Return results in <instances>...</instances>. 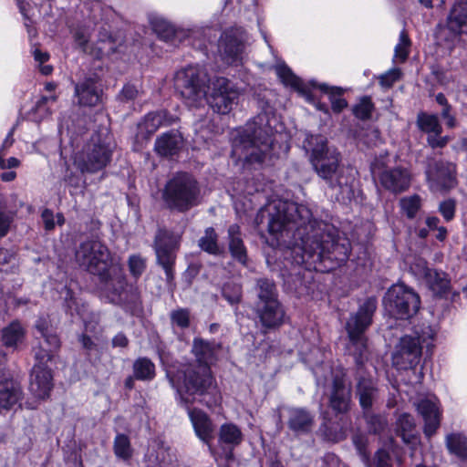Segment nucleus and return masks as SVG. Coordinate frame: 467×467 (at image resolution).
Segmentation results:
<instances>
[{
	"mask_svg": "<svg viewBox=\"0 0 467 467\" xmlns=\"http://www.w3.org/2000/svg\"><path fill=\"white\" fill-rule=\"evenodd\" d=\"M352 442L360 456L362 462L366 464H369V452L368 451V438L363 433H355L352 437Z\"/></svg>",
	"mask_w": 467,
	"mask_h": 467,
	"instance_id": "52",
	"label": "nucleus"
},
{
	"mask_svg": "<svg viewBox=\"0 0 467 467\" xmlns=\"http://www.w3.org/2000/svg\"><path fill=\"white\" fill-rule=\"evenodd\" d=\"M15 213L5 209V200L0 204V238L5 237L10 231Z\"/></svg>",
	"mask_w": 467,
	"mask_h": 467,
	"instance_id": "53",
	"label": "nucleus"
},
{
	"mask_svg": "<svg viewBox=\"0 0 467 467\" xmlns=\"http://www.w3.org/2000/svg\"><path fill=\"white\" fill-rule=\"evenodd\" d=\"M188 414L192 423L195 434L212 451L211 441L214 438V425L208 415L198 409H188Z\"/></svg>",
	"mask_w": 467,
	"mask_h": 467,
	"instance_id": "29",
	"label": "nucleus"
},
{
	"mask_svg": "<svg viewBox=\"0 0 467 467\" xmlns=\"http://www.w3.org/2000/svg\"><path fill=\"white\" fill-rule=\"evenodd\" d=\"M162 198L171 210L185 213L200 203V185L192 174L177 172L167 182Z\"/></svg>",
	"mask_w": 467,
	"mask_h": 467,
	"instance_id": "7",
	"label": "nucleus"
},
{
	"mask_svg": "<svg viewBox=\"0 0 467 467\" xmlns=\"http://www.w3.org/2000/svg\"><path fill=\"white\" fill-rule=\"evenodd\" d=\"M228 248L232 257L243 265H247V250L238 224H231L227 230Z\"/></svg>",
	"mask_w": 467,
	"mask_h": 467,
	"instance_id": "32",
	"label": "nucleus"
},
{
	"mask_svg": "<svg viewBox=\"0 0 467 467\" xmlns=\"http://www.w3.org/2000/svg\"><path fill=\"white\" fill-rule=\"evenodd\" d=\"M375 467H392L389 452L385 449H379L374 456Z\"/></svg>",
	"mask_w": 467,
	"mask_h": 467,
	"instance_id": "60",
	"label": "nucleus"
},
{
	"mask_svg": "<svg viewBox=\"0 0 467 467\" xmlns=\"http://www.w3.org/2000/svg\"><path fill=\"white\" fill-rule=\"evenodd\" d=\"M400 73L398 69L389 70L379 77V84L384 88H390L399 78Z\"/></svg>",
	"mask_w": 467,
	"mask_h": 467,
	"instance_id": "63",
	"label": "nucleus"
},
{
	"mask_svg": "<svg viewBox=\"0 0 467 467\" xmlns=\"http://www.w3.org/2000/svg\"><path fill=\"white\" fill-rule=\"evenodd\" d=\"M222 296L230 305L236 306L243 298L242 285L233 281L226 282L222 287Z\"/></svg>",
	"mask_w": 467,
	"mask_h": 467,
	"instance_id": "47",
	"label": "nucleus"
},
{
	"mask_svg": "<svg viewBox=\"0 0 467 467\" xmlns=\"http://www.w3.org/2000/svg\"><path fill=\"white\" fill-rule=\"evenodd\" d=\"M254 312L264 333L279 328L285 321V311L280 301L254 305Z\"/></svg>",
	"mask_w": 467,
	"mask_h": 467,
	"instance_id": "20",
	"label": "nucleus"
},
{
	"mask_svg": "<svg viewBox=\"0 0 467 467\" xmlns=\"http://www.w3.org/2000/svg\"><path fill=\"white\" fill-rule=\"evenodd\" d=\"M132 370L136 379L140 381H151L156 376L154 363L145 357L134 360Z\"/></svg>",
	"mask_w": 467,
	"mask_h": 467,
	"instance_id": "41",
	"label": "nucleus"
},
{
	"mask_svg": "<svg viewBox=\"0 0 467 467\" xmlns=\"http://www.w3.org/2000/svg\"><path fill=\"white\" fill-rule=\"evenodd\" d=\"M247 35L242 27H231L223 32L218 41L221 58L228 65L243 63Z\"/></svg>",
	"mask_w": 467,
	"mask_h": 467,
	"instance_id": "13",
	"label": "nucleus"
},
{
	"mask_svg": "<svg viewBox=\"0 0 467 467\" xmlns=\"http://www.w3.org/2000/svg\"><path fill=\"white\" fill-rule=\"evenodd\" d=\"M309 163L318 179L331 191L349 196L355 181L352 170L342 164L339 150L320 134H306L303 140Z\"/></svg>",
	"mask_w": 467,
	"mask_h": 467,
	"instance_id": "2",
	"label": "nucleus"
},
{
	"mask_svg": "<svg viewBox=\"0 0 467 467\" xmlns=\"http://www.w3.org/2000/svg\"><path fill=\"white\" fill-rule=\"evenodd\" d=\"M417 128L428 136L431 134L441 135L442 127L440 123L438 115L420 111L416 119Z\"/></svg>",
	"mask_w": 467,
	"mask_h": 467,
	"instance_id": "39",
	"label": "nucleus"
},
{
	"mask_svg": "<svg viewBox=\"0 0 467 467\" xmlns=\"http://www.w3.org/2000/svg\"><path fill=\"white\" fill-rule=\"evenodd\" d=\"M400 203L407 217L412 219L415 217L416 213L421 206V199L419 195L414 194L402 198Z\"/></svg>",
	"mask_w": 467,
	"mask_h": 467,
	"instance_id": "51",
	"label": "nucleus"
},
{
	"mask_svg": "<svg viewBox=\"0 0 467 467\" xmlns=\"http://www.w3.org/2000/svg\"><path fill=\"white\" fill-rule=\"evenodd\" d=\"M199 247L213 255H220L223 253V248L218 244V234L213 227H208L204 231V235L198 241Z\"/></svg>",
	"mask_w": 467,
	"mask_h": 467,
	"instance_id": "42",
	"label": "nucleus"
},
{
	"mask_svg": "<svg viewBox=\"0 0 467 467\" xmlns=\"http://www.w3.org/2000/svg\"><path fill=\"white\" fill-rule=\"evenodd\" d=\"M274 130L266 112L258 114L237 131L233 139V156L246 169H259L268 158L273 145Z\"/></svg>",
	"mask_w": 467,
	"mask_h": 467,
	"instance_id": "3",
	"label": "nucleus"
},
{
	"mask_svg": "<svg viewBox=\"0 0 467 467\" xmlns=\"http://www.w3.org/2000/svg\"><path fill=\"white\" fill-rule=\"evenodd\" d=\"M318 88L321 91L329 96L331 107L335 112L339 113L348 106L346 99L341 98L343 93V89L341 88L329 87L327 84H320L318 85Z\"/></svg>",
	"mask_w": 467,
	"mask_h": 467,
	"instance_id": "44",
	"label": "nucleus"
},
{
	"mask_svg": "<svg viewBox=\"0 0 467 467\" xmlns=\"http://www.w3.org/2000/svg\"><path fill=\"white\" fill-rule=\"evenodd\" d=\"M0 358H5V354L2 350ZM22 399L23 390L20 383L5 371L0 360V410H9Z\"/></svg>",
	"mask_w": 467,
	"mask_h": 467,
	"instance_id": "21",
	"label": "nucleus"
},
{
	"mask_svg": "<svg viewBox=\"0 0 467 467\" xmlns=\"http://www.w3.org/2000/svg\"><path fill=\"white\" fill-rule=\"evenodd\" d=\"M351 389L347 386L343 377L335 376L329 395V407L337 414H346L351 409Z\"/></svg>",
	"mask_w": 467,
	"mask_h": 467,
	"instance_id": "25",
	"label": "nucleus"
},
{
	"mask_svg": "<svg viewBox=\"0 0 467 467\" xmlns=\"http://www.w3.org/2000/svg\"><path fill=\"white\" fill-rule=\"evenodd\" d=\"M373 172L377 173L380 185L387 191L398 194L409 189L411 182L410 171L402 166L384 167L376 165Z\"/></svg>",
	"mask_w": 467,
	"mask_h": 467,
	"instance_id": "16",
	"label": "nucleus"
},
{
	"mask_svg": "<svg viewBox=\"0 0 467 467\" xmlns=\"http://www.w3.org/2000/svg\"><path fill=\"white\" fill-rule=\"evenodd\" d=\"M183 139L178 130H170L157 138L154 145L156 152L163 157H172L182 149Z\"/></svg>",
	"mask_w": 467,
	"mask_h": 467,
	"instance_id": "31",
	"label": "nucleus"
},
{
	"mask_svg": "<svg viewBox=\"0 0 467 467\" xmlns=\"http://www.w3.org/2000/svg\"><path fill=\"white\" fill-rule=\"evenodd\" d=\"M167 457L169 454L163 449H149L144 457L145 467H171Z\"/></svg>",
	"mask_w": 467,
	"mask_h": 467,
	"instance_id": "46",
	"label": "nucleus"
},
{
	"mask_svg": "<svg viewBox=\"0 0 467 467\" xmlns=\"http://www.w3.org/2000/svg\"><path fill=\"white\" fill-rule=\"evenodd\" d=\"M171 321L173 326L182 329L190 326V311L186 308H179L171 312Z\"/></svg>",
	"mask_w": 467,
	"mask_h": 467,
	"instance_id": "56",
	"label": "nucleus"
},
{
	"mask_svg": "<svg viewBox=\"0 0 467 467\" xmlns=\"http://www.w3.org/2000/svg\"><path fill=\"white\" fill-rule=\"evenodd\" d=\"M422 274L429 287L435 295L441 296L448 292L451 281L446 273L424 266Z\"/></svg>",
	"mask_w": 467,
	"mask_h": 467,
	"instance_id": "34",
	"label": "nucleus"
},
{
	"mask_svg": "<svg viewBox=\"0 0 467 467\" xmlns=\"http://www.w3.org/2000/svg\"><path fill=\"white\" fill-rule=\"evenodd\" d=\"M71 33L76 44L84 48L90 37L88 27L84 25H78L71 30Z\"/></svg>",
	"mask_w": 467,
	"mask_h": 467,
	"instance_id": "58",
	"label": "nucleus"
},
{
	"mask_svg": "<svg viewBox=\"0 0 467 467\" xmlns=\"http://www.w3.org/2000/svg\"><path fill=\"white\" fill-rule=\"evenodd\" d=\"M411 336L417 338L421 347L425 345L427 348H429L430 346L432 345L435 331L432 329L431 326L423 325L421 327L416 328L413 332V335Z\"/></svg>",
	"mask_w": 467,
	"mask_h": 467,
	"instance_id": "54",
	"label": "nucleus"
},
{
	"mask_svg": "<svg viewBox=\"0 0 467 467\" xmlns=\"http://www.w3.org/2000/svg\"><path fill=\"white\" fill-rule=\"evenodd\" d=\"M425 174L430 186L435 190L451 189L456 183V165L443 161H429Z\"/></svg>",
	"mask_w": 467,
	"mask_h": 467,
	"instance_id": "17",
	"label": "nucleus"
},
{
	"mask_svg": "<svg viewBox=\"0 0 467 467\" xmlns=\"http://www.w3.org/2000/svg\"><path fill=\"white\" fill-rule=\"evenodd\" d=\"M138 89L135 86L127 84L123 87L118 98L122 102L134 100L138 96Z\"/></svg>",
	"mask_w": 467,
	"mask_h": 467,
	"instance_id": "62",
	"label": "nucleus"
},
{
	"mask_svg": "<svg viewBox=\"0 0 467 467\" xmlns=\"http://www.w3.org/2000/svg\"><path fill=\"white\" fill-rule=\"evenodd\" d=\"M286 411V425L296 436H305L312 432L316 424L315 413L303 407H288Z\"/></svg>",
	"mask_w": 467,
	"mask_h": 467,
	"instance_id": "22",
	"label": "nucleus"
},
{
	"mask_svg": "<svg viewBox=\"0 0 467 467\" xmlns=\"http://www.w3.org/2000/svg\"><path fill=\"white\" fill-rule=\"evenodd\" d=\"M368 431L371 434L379 435L385 431L388 426L387 419L381 414H376L373 410L362 412Z\"/></svg>",
	"mask_w": 467,
	"mask_h": 467,
	"instance_id": "43",
	"label": "nucleus"
},
{
	"mask_svg": "<svg viewBox=\"0 0 467 467\" xmlns=\"http://www.w3.org/2000/svg\"><path fill=\"white\" fill-rule=\"evenodd\" d=\"M254 292L256 296L254 305L279 301L277 287L275 282L269 278L261 277L255 279Z\"/></svg>",
	"mask_w": 467,
	"mask_h": 467,
	"instance_id": "33",
	"label": "nucleus"
},
{
	"mask_svg": "<svg viewBox=\"0 0 467 467\" xmlns=\"http://www.w3.org/2000/svg\"><path fill=\"white\" fill-rule=\"evenodd\" d=\"M173 81L175 91L187 106L199 107L205 101L211 78L203 67H185L175 73Z\"/></svg>",
	"mask_w": 467,
	"mask_h": 467,
	"instance_id": "8",
	"label": "nucleus"
},
{
	"mask_svg": "<svg viewBox=\"0 0 467 467\" xmlns=\"http://www.w3.org/2000/svg\"><path fill=\"white\" fill-rule=\"evenodd\" d=\"M446 445L450 452L460 458H467V438L460 433H452L447 436Z\"/></svg>",
	"mask_w": 467,
	"mask_h": 467,
	"instance_id": "45",
	"label": "nucleus"
},
{
	"mask_svg": "<svg viewBox=\"0 0 467 467\" xmlns=\"http://www.w3.org/2000/svg\"><path fill=\"white\" fill-rule=\"evenodd\" d=\"M150 23L153 31L161 39L173 46L183 42L193 34L192 29L177 27L162 16H151Z\"/></svg>",
	"mask_w": 467,
	"mask_h": 467,
	"instance_id": "23",
	"label": "nucleus"
},
{
	"mask_svg": "<svg viewBox=\"0 0 467 467\" xmlns=\"http://www.w3.org/2000/svg\"><path fill=\"white\" fill-rule=\"evenodd\" d=\"M259 226L266 223L272 237L270 244L286 250L292 263L305 265L289 276L287 283L298 296L308 293L306 280L312 278L309 269L325 260L338 265L348 259L351 244L334 225L314 219L309 208L304 204L277 202L262 208L255 217Z\"/></svg>",
	"mask_w": 467,
	"mask_h": 467,
	"instance_id": "1",
	"label": "nucleus"
},
{
	"mask_svg": "<svg viewBox=\"0 0 467 467\" xmlns=\"http://www.w3.org/2000/svg\"><path fill=\"white\" fill-rule=\"evenodd\" d=\"M385 310L396 319L407 320L420 309L419 295L402 283L392 285L383 296Z\"/></svg>",
	"mask_w": 467,
	"mask_h": 467,
	"instance_id": "11",
	"label": "nucleus"
},
{
	"mask_svg": "<svg viewBox=\"0 0 467 467\" xmlns=\"http://www.w3.org/2000/svg\"><path fill=\"white\" fill-rule=\"evenodd\" d=\"M439 211L446 221H451L455 213V202L451 199L441 202Z\"/></svg>",
	"mask_w": 467,
	"mask_h": 467,
	"instance_id": "61",
	"label": "nucleus"
},
{
	"mask_svg": "<svg viewBox=\"0 0 467 467\" xmlns=\"http://www.w3.org/2000/svg\"><path fill=\"white\" fill-rule=\"evenodd\" d=\"M78 341L81 344L82 348L86 351V356L90 357L92 353H98V345L94 340L86 334L78 336Z\"/></svg>",
	"mask_w": 467,
	"mask_h": 467,
	"instance_id": "59",
	"label": "nucleus"
},
{
	"mask_svg": "<svg viewBox=\"0 0 467 467\" xmlns=\"http://www.w3.org/2000/svg\"><path fill=\"white\" fill-rule=\"evenodd\" d=\"M446 28L453 36L467 34V0L454 3L447 17Z\"/></svg>",
	"mask_w": 467,
	"mask_h": 467,
	"instance_id": "30",
	"label": "nucleus"
},
{
	"mask_svg": "<svg viewBox=\"0 0 467 467\" xmlns=\"http://www.w3.org/2000/svg\"><path fill=\"white\" fill-rule=\"evenodd\" d=\"M76 263L87 272L98 275L99 280L109 278V271L116 268L108 246L99 239H88L79 244L75 252Z\"/></svg>",
	"mask_w": 467,
	"mask_h": 467,
	"instance_id": "9",
	"label": "nucleus"
},
{
	"mask_svg": "<svg viewBox=\"0 0 467 467\" xmlns=\"http://www.w3.org/2000/svg\"><path fill=\"white\" fill-rule=\"evenodd\" d=\"M205 100L219 114H227L237 103L239 91L235 85L226 78L215 77L211 79Z\"/></svg>",
	"mask_w": 467,
	"mask_h": 467,
	"instance_id": "12",
	"label": "nucleus"
},
{
	"mask_svg": "<svg viewBox=\"0 0 467 467\" xmlns=\"http://www.w3.org/2000/svg\"><path fill=\"white\" fill-rule=\"evenodd\" d=\"M243 441V433L238 426L234 423H224L219 430V444L227 447L231 451Z\"/></svg>",
	"mask_w": 467,
	"mask_h": 467,
	"instance_id": "38",
	"label": "nucleus"
},
{
	"mask_svg": "<svg viewBox=\"0 0 467 467\" xmlns=\"http://www.w3.org/2000/svg\"><path fill=\"white\" fill-rule=\"evenodd\" d=\"M419 414L424 420V434L431 437L440 427V410L435 400L431 399H422L416 404Z\"/></svg>",
	"mask_w": 467,
	"mask_h": 467,
	"instance_id": "28",
	"label": "nucleus"
},
{
	"mask_svg": "<svg viewBox=\"0 0 467 467\" xmlns=\"http://www.w3.org/2000/svg\"><path fill=\"white\" fill-rule=\"evenodd\" d=\"M117 269L109 271V276L105 280H100L104 284V292L107 298L112 304H121V296L129 285L126 277L122 273L120 266L116 264Z\"/></svg>",
	"mask_w": 467,
	"mask_h": 467,
	"instance_id": "27",
	"label": "nucleus"
},
{
	"mask_svg": "<svg viewBox=\"0 0 467 467\" xmlns=\"http://www.w3.org/2000/svg\"><path fill=\"white\" fill-rule=\"evenodd\" d=\"M35 328L36 338L38 340L37 346L33 348L35 358L41 362L51 361L60 348V339L46 317H39L36 321Z\"/></svg>",
	"mask_w": 467,
	"mask_h": 467,
	"instance_id": "14",
	"label": "nucleus"
},
{
	"mask_svg": "<svg viewBox=\"0 0 467 467\" xmlns=\"http://www.w3.org/2000/svg\"><path fill=\"white\" fill-rule=\"evenodd\" d=\"M322 467H347L334 453H327L323 457Z\"/></svg>",
	"mask_w": 467,
	"mask_h": 467,
	"instance_id": "64",
	"label": "nucleus"
},
{
	"mask_svg": "<svg viewBox=\"0 0 467 467\" xmlns=\"http://www.w3.org/2000/svg\"><path fill=\"white\" fill-rule=\"evenodd\" d=\"M421 350L422 347L415 337L405 335L395 348L393 363L401 369L412 368L420 362Z\"/></svg>",
	"mask_w": 467,
	"mask_h": 467,
	"instance_id": "18",
	"label": "nucleus"
},
{
	"mask_svg": "<svg viewBox=\"0 0 467 467\" xmlns=\"http://www.w3.org/2000/svg\"><path fill=\"white\" fill-rule=\"evenodd\" d=\"M355 396L358 400L361 412L373 410L379 401V389L377 381L366 370L355 371Z\"/></svg>",
	"mask_w": 467,
	"mask_h": 467,
	"instance_id": "15",
	"label": "nucleus"
},
{
	"mask_svg": "<svg viewBox=\"0 0 467 467\" xmlns=\"http://www.w3.org/2000/svg\"><path fill=\"white\" fill-rule=\"evenodd\" d=\"M115 148L106 129L87 135L85 143L74 158V163L81 172L96 173L110 162Z\"/></svg>",
	"mask_w": 467,
	"mask_h": 467,
	"instance_id": "6",
	"label": "nucleus"
},
{
	"mask_svg": "<svg viewBox=\"0 0 467 467\" xmlns=\"http://www.w3.org/2000/svg\"><path fill=\"white\" fill-rule=\"evenodd\" d=\"M221 345L214 341L204 340L201 337H194L191 352L195 359L190 363L197 366H205L211 368V365L216 360V354Z\"/></svg>",
	"mask_w": 467,
	"mask_h": 467,
	"instance_id": "26",
	"label": "nucleus"
},
{
	"mask_svg": "<svg viewBox=\"0 0 467 467\" xmlns=\"http://www.w3.org/2000/svg\"><path fill=\"white\" fill-rule=\"evenodd\" d=\"M180 244V234L164 227L157 230L153 241L156 264L163 269L165 281L169 287L174 285V265Z\"/></svg>",
	"mask_w": 467,
	"mask_h": 467,
	"instance_id": "10",
	"label": "nucleus"
},
{
	"mask_svg": "<svg viewBox=\"0 0 467 467\" xmlns=\"http://www.w3.org/2000/svg\"><path fill=\"white\" fill-rule=\"evenodd\" d=\"M102 84L97 74L85 76L75 85V96L78 104L84 107H95L102 99Z\"/></svg>",
	"mask_w": 467,
	"mask_h": 467,
	"instance_id": "19",
	"label": "nucleus"
},
{
	"mask_svg": "<svg viewBox=\"0 0 467 467\" xmlns=\"http://www.w3.org/2000/svg\"><path fill=\"white\" fill-rule=\"evenodd\" d=\"M166 377L180 401L186 406L192 403L197 397L209 394L214 387V379L209 367L189 362L167 370Z\"/></svg>",
	"mask_w": 467,
	"mask_h": 467,
	"instance_id": "4",
	"label": "nucleus"
},
{
	"mask_svg": "<svg viewBox=\"0 0 467 467\" xmlns=\"http://www.w3.org/2000/svg\"><path fill=\"white\" fill-rule=\"evenodd\" d=\"M140 295L136 286L129 285L121 296V304L119 306H124L126 309L135 311L140 306Z\"/></svg>",
	"mask_w": 467,
	"mask_h": 467,
	"instance_id": "48",
	"label": "nucleus"
},
{
	"mask_svg": "<svg viewBox=\"0 0 467 467\" xmlns=\"http://www.w3.org/2000/svg\"><path fill=\"white\" fill-rule=\"evenodd\" d=\"M396 433L405 443H412L417 438L414 418L409 413H401L396 420Z\"/></svg>",
	"mask_w": 467,
	"mask_h": 467,
	"instance_id": "36",
	"label": "nucleus"
},
{
	"mask_svg": "<svg viewBox=\"0 0 467 467\" xmlns=\"http://www.w3.org/2000/svg\"><path fill=\"white\" fill-rule=\"evenodd\" d=\"M275 71L285 85L296 89L301 88V79L297 78L285 63L276 65Z\"/></svg>",
	"mask_w": 467,
	"mask_h": 467,
	"instance_id": "50",
	"label": "nucleus"
},
{
	"mask_svg": "<svg viewBox=\"0 0 467 467\" xmlns=\"http://www.w3.org/2000/svg\"><path fill=\"white\" fill-rule=\"evenodd\" d=\"M128 265L130 275L138 279L146 269V259L140 254H132L129 257Z\"/></svg>",
	"mask_w": 467,
	"mask_h": 467,
	"instance_id": "55",
	"label": "nucleus"
},
{
	"mask_svg": "<svg viewBox=\"0 0 467 467\" xmlns=\"http://www.w3.org/2000/svg\"><path fill=\"white\" fill-rule=\"evenodd\" d=\"M113 449L115 455L124 461H128L132 456L130 441L125 434H118L115 437Z\"/></svg>",
	"mask_w": 467,
	"mask_h": 467,
	"instance_id": "49",
	"label": "nucleus"
},
{
	"mask_svg": "<svg viewBox=\"0 0 467 467\" xmlns=\"http://www.w3.org/2000/svg\"><path fill=\"white\" fill-rule=\"evenodd\" d=\"M376 309L377 299L373 296L368 297L355 313L350 314L346 323L348 337L347 352L354 358L356 371L366 370L364 364L368 359L369 349L365 333L372 324Z\"/></svg>",
	"mask_w": 467,
	"mask_h": 467,
	"instance_id": "5",
	"label": "nucleus"
},
{
	"mask_svg": "<svg viewBox=\"0 0 467 467\" xmlns=\"http://www.w3.org/2000/svg\"><path fill=\"white\" fill-rule=\"evenodd\" d=\"M373 103L369 98H363L360 102L354 107V114L360 119H368L373 110Z\"/></svg>",
	"mask_w": 467,
	"mask_h": 467,
	"instance_id": "57",
	"label": "nucleus"
},
{
	"mask_svg": "<svg viewBox=\"0 0 467 467\" xmlns=\"http://www.w3.org/2000/svg\"><path fill=\"white\" fill-rule=\"evenodd\" d=\"M25 328L18 321H13L2 329V341L7 348H16L25 338Z\"/></svg>",
	"mask_w": 467,
	"mask_h": 467,
	"instance_id": "40",
	"label": "nucleus"
},
{
	"mask_svg": "<svg viewBox=\"0 0 467 467\" xmlns=\"http://www.w3.org/2000/svg\"><path fill=\"white\" fill-rule=\"evenodd\" d=\"M318 433L325 441L330 442H338L346 438V431L340 422L327 417L323 418Z\"/></svg>",
	"mask_w": 467,
	"mask_h": 467,
	"instance_id": "37",
	"label": "nucleus"
},
{
	"mask_svg": "<svg viewBox=\"0 0 467 467\" xmlns=\"http://www.w3.org/2000/svg\"><path fill=\"white\" fill-rule=\"evenodd\" d=\"M36 361L37 363L32 368L29 390L35 398L45 400L53 388V376L51 369L47 366L48 361Z\"/></svg>",
	"mask_w": 467,
	"mask_h": 467,
	"instance_id": "24",
	"label": "nucleus"
},
{
	"mask_svg": "<svg viewBox=\"0 0 467 467\" xmlns=\"http://www.w3.org/2000/svg\"><path fill=\"white\" fill-rule=\"evenodd\" d=\"M175 121V118L168 113L167 110H158L150 112L144 118L140 129L148 135H152L160 127L171 125Z\"/></svg>",
	"mask_w": 467,
	"mask_h": 467,
	"instance_id": "35",
	"label": "nucleus"
}]
</instances>
